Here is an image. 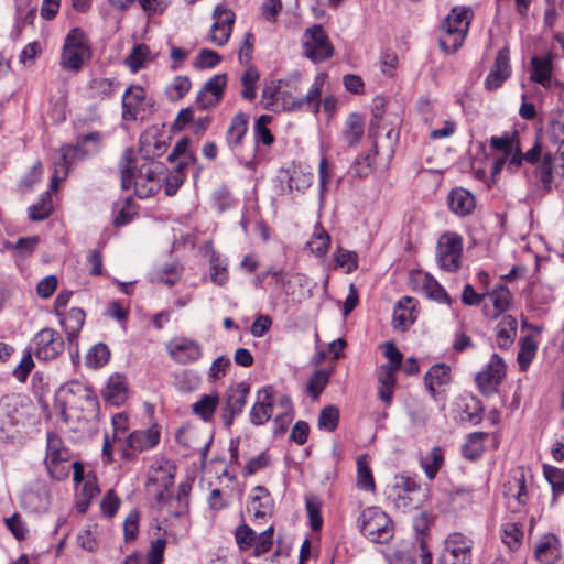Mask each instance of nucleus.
<instances>
[{
  "label": "nucleus",
  "mask_w": 564,
  "mask_h": 564,
  "mask_svg": "<svg viewBox=\"0 0 564 564\" xmlns=\"http://www.w3.org/2000/svg\"><path fill=\"white\" fill-rule=\"evenodd\" d=\"M300 77L294 75L284 79L271 80L262 89L261 102L263 108L273 112L307 110L318 113L323 78L315 77L307 94L299 97Z\"/></svg>",
  "instance_id": "1"
},
{
  "label": "nucleus",
  "mask_w": 564,
  "mask_h": 564,
  "mask_svg": "<svg viewBox=\"0 0 564 564\" xmlns=\"http://www.w3.org/2000/svg\"><path fill=\"white\" fill-rule=\"evenodd\" d=\"M132 164V150L126 149L120 160L121 186L129 189L134 186L135 195L140 198H147L155 194L161 187L160 174L163 173L164 165L161 162L148 161L134 172Z\"/></svg>",
  "instance_id": "2"
},
{
  "label": "nucleus",
  "mask_w": 564,
  "mask_h": 564,
  "mask_svg": "<svg viewBox=\"0 0 564 564\" xmlns=\"http://www.w3.org/2000/svg\"><path fill=\"white\" fill-rule=\"evenodd\" d=\"M426 498V489L409 475L394 477V482L389 489V499L395 508L402 511H412L422 506Z\"/></svg>",
  "instance_id": "3"
},
{
  "label": "nucleus",
  "mask_w": 564,
  "mask_h": 564,
  "mask_svg": "<svg viewBox=\"0 0 564 564\" xmlns=\"http://www.w3.org/2000/svg\"><path fill=\"white\" fill-rule=\"evenodd\" d=\"M358 523L362 535L371 542L387 543L393 536V523L379 507L366 508L361 512Z\"/></svg>",
  "instance_id": "4"
},
{
  "label": "nucleus",
  "mask_w": 564,
  "mask_h": 564,
  "mask_svg": "<svg viewBox=\"0 0 564 564\" xmlns=\"http://www.w3.org/2000/svg\"><path fill=\"white\" fill-rule=\"evenodd\" d=\"M469 23V11L467 9H453L442 22L444 34L438 40L442 50L446 53L456 52L463 45Z\"/></svg>",
  "instance_id": "5"
},
{
  "label": "nucleus",
  "mask_w": 564,
  "mask_h": 564,
  "mask_svg": "<svg viewBox=\"0 0 564 564\" xmlns=\"http://www.w3.org/2000/svg\"><path fill=\"white\" fill-rule=\"evenodd\" d=\"M491 148H508L511 155L510 172L518 171L523 162L530 164L539 163L542 155V145L539 138L535 139L533 147L525 153H522L520 140L517 133H505L499 137H491L489 140Z\"/></svg>",
  "instance_id": "6"
},
{
  "label": "nucleus",
  "mask_w": 564,
  "mask_h": 564,
  "mask_svg": "<svg viewBox=\"0 0 564 564\" xmlns=\"http://www.w3.org/2000/svg\"><path fill=\"white\" fill-rule=\"evenodd\" d=\"M88 57L89 46L86 43L84 32L78 28L72 29L64 42L61 55L62 68L78 72Z\"/></svg>",
  "instance_id": "7"
},
{
  "label": "nucleus",
  "mask_w": 564,
  "mask_h": 564,
  "mask_svg": "<svg viewBox=\"0 0 564 564\" xmlns=\"http://www.w3.org/2000/svg\"><path fill=\"white\" fill-rule=\"evenodd\" d=\"M304 56L314 63L323 62L334 54V47L321 24L307 28L302 37Z\"/></svg>",
  "instance_id": "8"
},
{
  "label": "nucleus",
  "mask_w": 564,
  "mask_h": 564,
  "mask_svg": "<svg viewBox=\"0 0 564 564\" xmlns=\"http://www.w3.org/2000/svg\"><path fill=\"white\" fill-rule=\"evenodd\" d=\"M463 238L455 232L442 235L437 241L436 261L440 269L455 272L462 265Z\"/></svg>",
  "instance_id": "9"
},
{
  "label": "nucleus",
  "mask_w": 564,
  "mask_h": 564,
  "mask_svg": "<svg viewBox=\"0 0 564 564\" xmlns=\"http://www.w3.org/2000/svg\"><path fill=\"white\" fill-rule=\"evenodd\" d=\"M473 541L463 533L449 534L444 543L438 564H471Z\"/></svg>",
  "instance_id": "10"
},
{
  "label": "nucleus",
  "mask_w": 564,
  "mask_h": 564,
  "mask_svg": "<svg viewBox=\"0 0 564 564\" xmlns=\"http://www.w3.org/2000/svg\"><path fill=\"white\" fill-rule=\"evenodd\" d=\"M30 350L37 359L53 360L64 350V340L53 328H43L32 339Z\"/></svg>",
  "instance_id": "11"
},
{
  "label": "nucleus",
  "mask_w": 564,
  "mask_h": 564,
  "mask_svg": "<svg viewBox=\"0 0 564 564\" xmlns=\"http://www.w3.org/2000/svg\"><path fill=\"white\" fill-rule=\"evenodd\" d=\"M280 395L275 393L272 386L260 389L257 392V400L250 409V422L256 426H260L274 417Z\"/></svg>",
  "instance_id": "12"
},
{
  "label": "nucleus",
  "mask_w": 564,
  "mask_h": 564,
  "mask_svg": "<svg viewBox=\"0 0 564 564\" xmlns=\"http://www.w3.org/2000/svg\"><path fill=\"white\" fill-rule=\"evenodd\" d=\"M250 392V386L247 382L231 384L225 392V403L221 410V419L226 427H230L234 420L239 415Z\"/></svg>",
  "instance_id": "13"
},
{
  "label": "nucleus",
  "mask_w": 564,
  "mask_h": 564,
  "mask_svg": "<svg viewBox=\"0 0 564 564\" xmlns=\"http://www.w3.org/2000/svg\"><path fill=\"white\" fill-rule=\"evenodd\" d=\"M212 18L214 22L210 26L209 40L217 46H224L231 35L236 14L231 9L218 4L214 9Z\"/></svg>",
  "instance_id": "14"
},
{
  "label": "nucleus",
  "mask_w": 564,
  "mask_h": 564,
  "mask_svg": "<svg viewBox=\"0 0 564 564\" xmlns=\"http://www.w3.org/2000/svg\"><path fill=\"white\" fill-rule=\"evenodd\" d=\"M166 351L171 359L181 365L197 361L203 354L198 341L187 337H175L166 343Z\"/></svg>",
  "instance_id": "15"
},
{
  "label": "nucleus",
  "mask_w": 564,
  "mask_h": 564,
  "mask_svg": "<svg viewBox=\"0 0 564 564\" xmlns=\"http://www.w3.org/2000/svg\"><path fill=\"white\" fill-rule=\"evenodd\" d=\"M175 470V465L169 460L160 462L152 467L147 486L149 490L154 486L158 487L155 498L159 502L167 499L166 491L173 486Z\"/></svg>",
  "instance_id": "16"
},
{
  "label": "nucleus",
  "mask_w": 564,
  "mask_h": 564,
  "mask_svg": "<svg viewBox=\"0 0 564 564\" xmlns=\"http://www.w3.org/2000/svg\"><path fill=\"white\" fill-rule=\"evenodd\" d=\"M505 375L506 364L502 358L497 354H494L487 368L480 371L476 377V381L481 393L488 395L496 392L497 387L502 381Z\"/></svg>",
  "instance_id": "17"
},
{
  "label": "nucleus",
  "mask_w": 564,
  "mask_h": 564,
  "mask_svg": "<svg viewBox=\"0 0 564 564\" xmlns=\"http://www.w3.org/2000/svg\"><path fill=\"white\" fill-rule=\"evenodd\" d=\"M167 150V142L164 132L156 128H150L140 137V154L147 161H154V158L162 156Z\"/></svg>",
  "instance_id": "18"
},
{
  "label": "nucleus",
  "mask_w": 564,
  "mask_h": 564,
  "mask_svg": "<svg viewBox=\"0 0 564 564\" xmlns=\"http://www.w3.org/2000/svg\"><path fill=\"white\" fill-rule=\"evenodd\" d=\"M101 148V134L99 132H90L87 134L78 135L75 144L64 145V158L76 156L84 158L94 155L99 152Z\"/></svg>",
  "instance_id": "19"
},
{
  "label": "nucleus",
  "mask_w": 564,
  "mask_h": 564,
  "mask_svg": "<svg viewBox=\"0 0 564 564\" xmlns=\"http://www.w3.org/2000/svg\"><path fill=\"white\" fill-rule=\"evenodd\" d=\"M510 73L509 50L503 47L497 53L494 67L485 79V87L488 90L498 89L510 76Z\"/></svg>",
  "instance_id": "20"
},
{
  "label": "nucleus",
  "mask_w": 564,
  "mask_h": 564,
  "mask_svg": "<svg viewBox=\"0 0 564 564\" xmlns=\"http://www.w3.org/2000/svg\"><path fill=\"white\" fill-rule=\"evenodd\" d=\"M227 84L226 74H217L209 78L197 96V102L202 108L216 106L223 97Z\"/></svg>",
  "instance_id": "21"
},
{
  "label": "nucleus",
  "mask_w": 564,
  "mask_h": 564,
  "mask_svg": "<svg viewBox=\"0 0 564 564\" xmlns=\"http://www.w3.org/2000/svg\"><path fill=\"white\" fill-rule=\"evenodd\" d=\"M145 100V91L139 85L128 87L122 95V119L135 120Z\"/></svg>",
  "instance_id": "22"
},
{
  "label": "nucleus",
  "mask_w": 564,
  "mask_h": 564,
  "mask_svg": "<svg viewBox=\"0 0 564 564\" xmlns=\"http://www.w3.org/2000/svg\"><path fill=\"white\" fill-rule=\"evenodd\" d=\"M535 558L541 564H555L561 557V542L554 534L543 535L535 546Z\"/></svg>",
  "instance_id": "23"
},
{
  "label": "nucleus",
  "mask_w": 564,
  "mask_h": 564,
  "mask_svg": "<svg viewBox=\"0 0 564 564\" xmlns=\"http://www.w3.org/2000/svg\"><path fill=\"white\" fill-rule=\"evenodd\" d=\"M447 203L449 209L458 216L470 215L476 207L474 195L463 187L452 189Z\"/></svg>",
  "instance_id": "24"
},
{
  "label": "nucleus",
  "mask_w": 564,
  "mask_h": 564,
  "mask_svg": "<svg viewBox=\"0 0 564 564\" xmlns=\"http://www.w3.org/2000/svg\"><path fill=\"white\" fill-rule=\"evenodd\" d=\"M101 394L104 400L108 403L117 406L121 405L127 400L128 395L126 378L118 373L111 376L102 389Z\"/></svg>",
  "instance_id": "25"
},
{
  "label": "nucleus",
  "mask_w": 564,
  "mask_h": 564,
  "mask_svg": "<svg viewBox=\"0 0 564 564\" xmlns=\"http://www.w3.org/2000/svg\"><path fill=\"white\" fill-rule=\"evenodd\" d=\"M160 442V432L156 426L134 431L128 437V446L134 452H143L153 448Z\"/></svg>",
  "instance_id": "26"
},
{
  "label": "nucleus",
  "mask_w": 564,
  "mask_h": 564,
  "mask_svg": "<svg viewBox=\"0 0 564 564\" xmlns=\"http://www.w3.org/2000/svg\"><path fill=\"white\" fill-rule=\"evenodd\" d=\"M531 80L542 85L543 87L550 86L553 73L552 54L547 53L543 56H533L531 59Z\"/></svg>",
  "instance_id": "27"
},
{
  "label": "nucleus",
  "mask_w": 564,
  "mask_h": 564,
  "mask_svg": "<svg viewBox=\"0 0 564 564\" xmlns=\"http://www.w3.org/2000/svg\"><path fill=\"white\" fill-rule=\"evenodd\" d=\"M451 380V368L445 364L432 366L424 376V384L432 397L437 394V388L446 386Z\"/></svg>",
  "instance_id": "28"
},
{
  "label": "nucleus",
  "mask_w": 564,
  "mask_h": 564,
  "mask_svg": "<svg viewBox=\"0 0 564 564\" xmlns=\"http://www.w3.org/2000/svg\"><path fill=\"white\" fill-rule=\"evenodd\" d=\"M395 371L388 365H382L378 369V397L386 404H390L395 388Z\"/></svg>",
  "instance_id": "29"
},
{
  "label": "nucleus",
  "mask_w": 564,
  "mask_h": 564,
  "mask_svg": "<svg viewBox=\"0 0 564 564\" xmlns=\"http://www.w3.org/2000/svg\"><path fill=\"white\" fill-rule=\"evenodd\" d=\"M48 490L44 485L29 488L22 494L23 506L35 512L44 511L48 506Z\"/></svg>",
  "instance_id": "30"
},
{
  "label": "nucleus",
  "mask_w": 564,
  "mask_h": 564,
  "mask_svg": "<svg viewBox=\"0 0 564 564\" xmlns=\"http://www.w3.org/2000/svg\"><path fill=\"white\" fill-rule=\"evenodd\" d=\"M507 506L512 512H518L525 505L528 494L523 478H516L506 486Z\"/></svg>",
  "instance_id": "31"
},
{
  "label": "nucleus",
  "mask_w": 564,
  "mask_h": 564,
  "mask_svg": "<svg viewBox=\"0 0 564 564\" xmlns=\"http://www.w3.org/2000/svg\"><path fill=\"white\" fill-rule=\"evenodd\" d=\"M413 308V300L409 296L402 297L393 310V326L401 330L408 329L415 319Z\"/></svg>",
  "instance_id": "32"
},
{
  "label": "nucleus",
  "mask_w": 564,
  "mask_h": 564,
  "mask_svg": "<svg viewBox=\"0 0 564 564\" xmlns=\"http://www.w3.org/2000/svg\"><path fill=\"white\" fill-rule=\"evenodd\" d=\"M198 432L189 426L180 427L175 433L176 442L185 448L196 451L198 449L197 444ZM212 444V437H204L203 447L199 448L203 458H206L209 446Z\"/></svg>",
  "instance_id": "33"
},
{
  "label": "nucleus",
  "mask_w": 564,
  "mask_h": 564,
  "mask_svg": "<svg viewBox=\"0 0 564 564\" xmlns=\"http://www.w3.org/2000/svg\"><path fill=\"white\" fill-rule=\"evenodd\" d=\"M247 130L248 117L241 112L235 115L226 133L227 144L232 149L240 145Z\"/></svg>",
  "instance_id": "34"
},
{
  "label": "nucleus",
  "mask_w": 564,
  "mask_h": 564,
  "mask_svg": "<svg viewBox=\"0 0 564 564\" xmlns=\"http://www.w3.org/2000/svg\"><path fill=\"white\" fill-rule=\"evenodd\" d=\"M364 135V120L357 113L348 116L341 132L343 140L349 147H356Z\"/></svg>",
  "instance_id": "35"
},
{
  "label": "nucleus",
  "mask_w": 564,
  "mask_h": 564,
  "mask_svg": "<svg viewBox=\"0 0 564 564\" xmlns=\"http://www.w3.org/2000/svg\"><path fill=\"white\" fill-rule=\"evenodd\" d=\"M517 335V321L511 315H505L496 327L497 344L500 348H508Z\"/></svg>",
  "instance_id": "36"
},
{
  "label": "nucleus",
  "mask_w": 564,
  "mask_h": 564,
  "mask_svg": "<svg viewBox=\"0 0 564 564\" xmlns=\"http://www.w3.org/2000/svg\"><path fill=\"white\" fill-rule=\"evenodd\" d=\"M218 404L219 397L217 394H204L192 405V412L204 422H209L212 421Z\"/></svg>",
  "instance_id": "37"
},
{
  "label": "nucleus",
  "mask_w": 564,
  "mask_h": 564,
  "mask_svg": "<svg viewBox=\"0 0 564 564\" xmlns=\"http://www.w3.org/2000/svg\"><path fill=\"white\" fill-rule=\"evenodd\" d=\"M292 419L293 406L291 399L285 394H281L278 401V411L273 417L274 423L276 425L274 433L282 434L286 430L288 425L291 423Z\"/></svg>",
  "instance_id": "38"
},
{
  "label": "nucleus",
  "mask_w": 564,
  "mask_h": 564,
  "mask_svg": "<svg viewBox=\"0 0 564 564\" xmlns=\"http://www.w3.org/2000/svg\"><path fill=\"white\" fill-rule=\"evenodd\" d=\"M70 454L68 448L64 445L62 438L54 432H48L46 435V455L45 462L52 460H69Z\"/></svg>",
  "instance_id": "39"
},
{
  "label": "nucleus",
  "mask_w": 564,
  "mask_h": 564,
  "mask_svg": "<svg viewBox=\"0 0 564 564\" xmlns=\"http://www.w3.org/2000/svg\"><path fill=\"white\" fill-rule=\"evenodd\" d=\"M85 322V313L82 308L73 307L69 312L61 318V324L64 327L69 341L75 339L80 332Z\"/></svg>",
  "instance_id": "40"
},
{
  "label": "nucleus",
  "mask_w": 564,
  "mask_h": 564,
  "mask_svg": "<svg viewBox=\"0 0 564 564\" xmlns=\"http://www.w3.org/2000/svg\"><path fill=\"white\" fill-rule=\"evenodd\" d=\"M330 236L319 223L314 226V231L307 242V247L316 257H324L329 248Z\"/></svg>",
  "instance_id": "41"
},
{
  "label": "nucleus",
  "mask_w": 564,
  "mask_h": 564,
  "mask_svg": "<svg viewBox=\"0 0 564 564\" xmlns=\"http://www.w3.org/2000/svg\"><path fill=\"white\" fill-rule=\"evenodd\" d=\"M260 78L258 69L253 65H249L241 76V96L243 99L252 101L256 96L257 83Z\"/></svg>",
  "instance_id": "42"
},
{
  "label": "nucleus",
  "mask_w": 564,
  "mask_h": 564,
  "mask_svg": "<svg viewBox=\"0 0 564 564\" xmlns=\"http://www.w3.org/2000/svg\"><path fill=\"white\" fill-rule=\"evenodd\" d=\"M189 143L191 141L188 138H182L178 140L174 145L173 151L169 154L167 161H177V164H182L184 166L193 163L195 161V155L188 150Z\"/></svg>",
  "instance_id": "43"
},
{
  "label": "nucleus",
  "mask_w": 564,
  "mask_h": 564,
  "mask_svg": "<svg viewBox=\"0 0 564 564\" xmlns=\"http://www.w3.org/2000/svg\"><path fill=\"white\" fill-rule=\"evenodd\" d=\"M110 358V350L107 345L98 343L94 345L86 355V366L89 368H100L105 366Z\"/></svg>",
  "instance_id": "44"
},
{
  "label": "nucleus",
  "mask_w": 564,
  "mask_h": 564,
  "mask_svg": "<svg viewBox=\"0 0 564 564\" xmlns=\"http://www.w3.org/2000/svg\"><path fill=\"white\" fill-rule=\"evenodd\" d=\"M489 296L495 308L494 316L506 312L511 305L512 294L509 289L502 284L498 285Z\"/></svg>",
  "instance_id": "45"
},
{
  "label": "nucleus",
  "mask_w": 564,
  "mask_h": 564,
  "mask_svg": "<svg viewBox=\"0 0 564 564\" xmlns=\"http://www.w3.org/2000/svg\"><path fill=\"white\" fill-rule=\"evenodd\" d=\"M536 349L538 344L533 337L528 335L522 339L521 348L517 356L520 370L525 371L528 369L535 356Z\"/></svg>",
  "instance_id": "46"
},
{
  "label": "nucleus",
  "mask_w": 564,
  "mask_h": 564,
  "mask_svg": "<svg viewBox=\"0 0 564 564\" xmlns=\"http://www.w3.org/2000/svg\"><path fill=\"white\" fill-rule=\"evenodd\" d=\"M210 280L213 283L221 286L228 281L227 263L223 261L219 254L212 253L209 259Z\"/></svg>",
  "instance_id": "47"
},
{
  "label": "nucleus",
  "mask_w": 564,
  "mask_h": 564,
  "mask_svg": "<svg viewBox=\"0 0 564 564\" xmlns=\"http://www.w3.org/2000/svg\"><path fill=\"white\" fill-rule=\"evenodd\" d=\"M487 434L482 432L469 434L463 447V455L470 460L478 458L484 452V440Z\"/></svg>",
  "instance_id": "48"
},
{
  "label": "nucleus",
  "mask_w": 564,
  "mask_h": 564,
  "mask_svg": "<svg viewBox=\"0 0 564 564\" xmlns=\"http://www.w3.org/2000/svg\"><path fill=\"white\" fill-rule=\"evenodd\" d=\"M150 55V48L144 44L134 45L131 52L124 59V64L130 68L132 73H137L141 69Z\"/></svg>",
  "instance_id": "49"
},
{
  "label": "nucleus",
  "mask_w": 564,
  "mask_h": 564,
  "mask_svg": "<svg viewBox=\"0 0 564 564\" xmlns=\"http://www.w3.org/2000/svg\"><path fill=\"white\" fill-rule=\"evenodd\" d=\"M52 197L48 192L44 193L39 202L29 208V217L31 220H44L52 213Z\"/></svg>",
  "instance_id": "50"
},
{
  "label": "nucleus",
  "mask_w": 564,
  "mask_h": 564,
  "mask_svg": "<svg viewBox=\"0 0 564 564\" xmlns=\"http://www.w3.org/2000/svg\"><path fill=\"white\" fill-rule=\"evenodd\" d=\"M322 502L318 497L308 495L305 497V508L310 518V525L313 531H318L322 528L323 519L321 516Z\"/></svg>",
  "instance_id": "51"
},
{
  "label": "nucleus",
  "mask_w": 564,
  "mask_h": 564,
  "mask_svg": "<svg viewBox=\"0 0 564 564\" xmlns=\"http://www.w3.org/2000/svg\"><path fill=\"white\" fill-rule=\"evenodd\" d=\"M553 156L551 153H545L543 155V160L541 164L536 167V175L539 177V181L542 185V187L545 191H550L552 187V181H553Z\"/></svg>",
  "instance_id": "52"
},
{
  "label": "nucleus",
  "mask_w": 564,
  "mask_h": 564,
  "mask_svg": "<svg viewBox=\"0 0 564 564\" xmlns=\"http://www.w3.org/2000/svg\"><path fill=\"white\" fill-rule=\"evenodd\" d=\"M185 166L177 164L174 171H172L164 178V191L167 196L174 195L186 178L184 171Z\"/></svg>",
  "instance_id": "53"
},
{
  "label": "nucleus",
  "mask_w": 564,
  "mask_h": 564,
  "mask_svg": "<svg viewBox=\"0 0 564 564\" xmlns=\"http://www.w3.org/2000/svg\"><path fill=\"white\" fill-rule=\"evenodd\" d=\"M339 410L335 405H327L322 409L318 416V427L333 432L338 426Z\"/></svg>",
  "instance_id": "54"
},
{
  "label": "nucleus",
  "mask_w": 564,
  "mask_h": 564,
  "mask_svg": "<svg viewBox=\"0 0 564 564\" xmlns=\"http://www.w3.org/2000/svg\"><path fill=\"white\" fill-rule=\"evenodd\" d=\"M423 289L430 299L440 303L451 304V297L445 289L432 276H425Z\"/></svg>",
  "instance_id": "55"
},
{
  "label": "nucleus",
  "mask_w": 564,
  "mask_h": 564,
  "mask_svg": "<svg viewBox=\"0 0 564 564\" xmlns=\"http://www.w3.org/2000/svg\"><path fill=\"white\" fill-rule=\"evenodd\" d=\"M90 88L95 97L106 99L115 95L118 83L109 78H96L91 82Z\"/></svg>",
  "instance_id": "56"
},
{
  "label": "nucleus",
  "mask_w": 564,
  "mask_h": 564,
  "mask_svg": "<svg viewBox=\"0 0 564 564\" xmlns=\"http://www.w3.org/2000/svg\"><path fill=\"white\" fill-rule=\"evenodd\" d=\"M444 462V456L440 447H434L423 463L425 475L429 479H434Z\"/></svg>",
  "instance_id": "57"
},
{
  "label": "nucleus",
  "mask_w": 564,
  "mask_h": 564,
  "mask_svg": "<svg viewBox=\"0 0 564 564\" xmlns=\"http://www.w3.org/2000/svg\"><path fill=\"white\" fill-rule=\"evenodd\" d=\"M329 380V373L326 370L315 371L307 382V392L313 399H317L322 391L325 389Z\"/></svg>",
  "instance_id": "58"
},
{
  "label": "nucleus",
  "mask_w": 564,
  "mask_h": 564,
  "mask_svg": "<svg viewBox=\"0 0 564 564\" xmlns=\"http://www.w3.org/2000/svg\"><path fill=\"white\" fill-rule=\"evenodd\" d=\"M191 89V80L187 76H176L166 88L170 99L178 100L183 98Z\"/></svg>",
  "instance_id": "59"
},
{
  "label": "nucleus",
  "mask_w": 564,
  "mask_h": 564,
  "mask_svg": "<svg viewBox=\"0 0 564 564\" xmlns=\"http://www.w3.org/2000/svg\"><path fill=\"white\" fill-rule=\"evenodd\" d=\"M335 262L337 267L344 268L349 273L357 269L358 256L354 251L338 248L335 252Z\"/></svg>",
  "instance_id": "60"
},
{
  "label": "nucleus",
  "mask_w": 564,
  "mask_h": 564,
  "mask_svg": "<svg viewBox=\"0 0 564 564\" xmlns=\"http://www.w3.org/2000/svg\"><path fill=\"white\" fill-rule=\"evenodd\" d=\"M44 464L50 476L57 481L65 480L69 476L72 468L69 460L51 459V462H45Z\"/></svg>",
  "instance_id": "61"
},
{
  "label": "nucleus",
  "mask_w": 564,
  "mask_h": 564,
  "mask_svg": "<svg viewBox=\"0 0 564 564\" xmlns=\"http://www.w3.org/2000/svg\"><path fill=\"white\" fill-rule=\"evenodd\" d=\"M235 539L241 551H247L256 541V532L248 525L241 524L235 531Z\"/></svg>",
  "instance_id": "62"
},
{
  "label": "nucleus",
  "mask_w": 564,
  "mask_h": 564,
  "mask_svg": "<svg viewBox=\"0 0 564 564\" xmlns=\"http://www.w3.org/2000/svg\"><path fill=\"white\" fill-rule=\"evenodd\" d=\"M166 547V540L158 538L151 542L150 549L147 552V564H162L164 552Z\"/></svg>",
  "instance_id": "63"
},
{
  "label": "nucleus",
  "mask_w": 564,
  "mask_h": 564,
  "mask_svg": "<svg viewBox=\"0 0 564 564\" xmlns=\"http://www.w3.org/2000/svg\"><path fill=\"white\" fill-rule=\"evenodd\" d=\"M273 534H274V529L271 525L267 530L261 532L258 536H256V541L253 544L254 545V550H253L254 556H260L270 551V549L272 547V543H273Z\"/></svg>",
  "instance_id": "64"
}]
</instances>
